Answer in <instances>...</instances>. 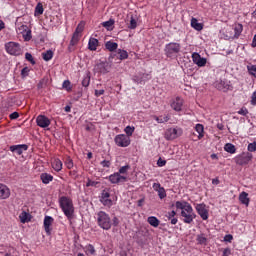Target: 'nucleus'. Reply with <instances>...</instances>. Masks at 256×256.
<instances>
[{
    "label": "nucleus",
    "mask_w": 256,
    "mask_h": 256,
    "mask_svg": "<svg viewBox=\"0 0 256 256\" xmlns=\"http://www.w3.org/2000/svg\"><path fill=\"white\" fill-rule=\"evenodd\" d=\"M196 241L198 245H207V237H205V234L197 235Z\"/></svg>",
    "instance_id": "35"
},
{
    "label": "nucleus",
    "mask_w": 256,
    "mask_h": 256,
    "mask_svg": "<svg viewBox=\"0 0 256 256\" xmlns=\"http://www.w3.org/2000/svg\"><path fill=\"white\" fill-rule=\"evenodd\" d=\"M198 215H200L201 219H203V221H207V219H209V210L207 209V205L205 204H196L195 207Z\"/></svg>",
    "instance_id": "10"
},
{
    "label": "nucleus",
    "mask_w": 256,
    "mask_h": 256,
    "mask_svg": "<svg viewBox=\"0 0 256 256\" xmlns=\"http://www.w3.org/2000/svg\"><path fill=\"white\" fill-rule=\"evenodd\" d=\"M239 201L240 203H242V205H246V207H249V194L247 192L240 193Z\"/></svg>",
    "instance_id": "23"
},
{
    "label": "nucleus",
    "mask_w": 256,
    "mask_h": 256,
    "mask_svg": "<svg viewBox=\"0 0 256 256\" xmlns=\"http://www.w3.org/2000/svg\"><path fill=\"white\" fill-rule=\"evenodd\" d=\"M81 39V34H77L76 32L73 33L72 39L70 41L69 50L71 51V47H75L79 43Z\"/></svg>",
    "instance_id": "28"
},
{
    "label": "nucleus",
    "mask_w": 256,
    "mask_h": 256,
    "mask_svg": "<svg viewBox=\"0 0 256 256\" xmlns=\"http://www.w3.org/2000/svg\"><path fill=\"white\" fill-rule=\"evenodd\" d=\"M176 215L177 212H175V210H172L171 212H168V214H166V218L168 219V221H170L171 225H177V223L179 222L177 217H175Z\"/></svg>",
    "instance_id": "22"
},
{
    "label": "nucleus",
    "mask_w": 256,
    "mask_h": 256,
    "mask_svg": "<svg viewBox=\"0 0 256 256\" xmlns=\"http://www.w3.org/2000/svg\"><path fill=\"white\" fill-rule=\"evenodd\" d=\"M97 223L99 227L105 231H109V229H111V217L105 211H99L97 213Z\"/></svg>",
    "instance_id": "3"
},
{
    "label": "nucleus",
    "mask_w": 256,
    "mask_h": 256,
    "mask_svg": "<svg viewBox=\"0 0 256 256\" xmlns=\"http://www.w3.org/2000/svg\"><path fill=\"white\" fill-rule=\"evenodd\" d=\"M224 241H225L226 243H231V241H233V235H231V234L225 235V236H224Z\"/></svg>",
    "instance_id": "54"
},
{
    "label": "nucleus",
    "mask_w": 256,
    "mask_h": 256,
    "mask_svg": "<svg viewBox=\"0 0 256 256\" xmlns=\"http://www.w3.org/2000/svg\"><path fill=\"white\" fill-rule=\"evenodd\" d=\"M109 181L113 185H117L118 183H125L127 181V176L121 175L118 172H115L114 174H111L109 176Z\"/></svg>",
    "instance_id": "12"
},
{
    "label": "nucleus",
    "mask_w": 256,
    "mask_h": 256,
    "mask_svg": "<svg viewBox=\"0 0 256 256\" xmlns=\"http://www.w3.org/2000/svg\"><path fill=\"white\" fill-rule=\"evenodd\" d=\"M45 10L43 9V4H41V2H39L36 7H35V13L34 15L37 17L39 15H43V12Z\"/></svg>",
    "instance_id": "39"
},
{
    "label": "nucleus",
    "mask_w": 256,
    "mask_h": 256,
    "mask_svg": "<svg viewBox=\"0 0 256 256\" xmlns=\"http://www.w3.org/2000/svg\"><path fill=\"white\" fill-rule=\"evenodd\" d=\"M158 167H165L167 165V161L163 160L162 158H159L157 161Z\"/></svg>",
    "instance_id": "51"
},
{
    "label": "nucleus",
    "mask_w": 256,
    "mask_h": 256,
    "mask_svg": "<svg viewBox=\"0 0 256 256\" xmlns=\"http://www.w3.org/2000/svg\"><path fill=\"white\" fill-rule=\"evenodd\" d=\"M19 219H20L21 223H29V221H31V214H29L27 212H22L19 215Z\"/></svg>",
    "instance_id": "32"
},
{
    "label": "nucleus",
    "mask_w": 256,
    "mask_h": 256,
    "mask_svg": "<svg viewBox=\"0 0 256 256\" xmlns=\"http://www.w3.org/2000/svg\"><path fill=\"white\" fill-rule=\"evenodd\" d=\"M42 59H44V61H51L53 59L52 50H47L46 52H43Z\"/></svg>",
    "instance_id": "36"
},
{
    "label": "nucleus",
    "mask_w": 256,
    "mask_h": 256,
    "mask_svg": "<svg viewBox=\"0 0 256 256\" xmlns=\"http://www.w3.org/2000/svg\"><path fill=\"white\" fill-rule=\"evenodd\" d=\"M152 119H154L157 123H167L169 119H171V117L169 115H165V116L153 115Z\"/></svg>",
    "instance_id": "29"
},
{
    "label": "nucleus",
    "mask_w": 256,
    "mask_h": 256,
    "mask_svg": "<svg viewBox=\"0 0 256 256\" xmlns=\"http://www.w3.org/2000/svg\"><path fill=\"white\" fill-rule=\"evenodd\" d=\"M251 159H253V154L247 152L236 157V163L237 165H247Z\"/></svg>",
    "instance_id": "13"
},
{
    "label": "nucleus",
    "mask_w": 256,
    "mask_h": 256,
    "mask_svg": "<svg viewBox=\"0 0 256 256\" xmlns=\"http://www.w3.org/2000/svg\"><path fill=\"white\" fill-rule=\"evenodd\" d=\"M224 151H226L227 153H235L237 151V149L235 148V145L231 144V143H227L224 146Z\"/></svg>",
    "instance_id": "37"
},
{
    "label": "nucleus",
    "mask_w": 256,
    "mask_h": 256,
    "mask_svg": "<svg viewBox=\"0 0 256 256\" xmlns=\"http://www.w3.org/2000/svg\"><path fill=\"white\" fill-rule=\"evenodd\" d=\"M250 103L251 105L256 106V91L252 93Z\"/></svg>",
    "instance_id": "53"
},
{
    "label": "nucleus",
    "mask_w": 256,
    "mask_h": 256,
    "mask_svg": "<svg viewBox=\"0 0 256 256\" xmlns=\"http://www.w3.org/2000/svg\"><path fill=\"white\" fill-rule=\"evenodd\" d=\"M164 52L166 57L173 59V57H177V55L181 53V44L177 42H170L165 45Z\"/></svg>",
    "instance_id": "4"
},
{
    "label": "nucleus",
    "mask_w": 256,
    "mask_h": 256,
    "mask_svg": "<svg viewBox=\"0 0 256 256\" xmlns=\"http://www.w3.org/2000/svg\"><path fill=\"white\" fill-rule=\"evenodd\" d=\"M85 250L88 255H95V247L93 245L91 244L87 245L85 247Z\"/></svg>",
    "instance_id": "44"
},
{
    "label": "nucleus",
    "mask_w": 256,
    "mask_h": 256,
    "mask_svg": "<svg viewBox=\"0 0 256 256\" xmlns=\"http://www.w3.org/2000/svg\"><path fill=\"white\" fill-rule=\"evenodd\" d=\"M162 187H161V184L160 183H154L153 185H152V189H154V191H158L159 189H161Z\"/></svg>",
    "instance_id": "59"
},
{
    "label": "nucleus",
    "mask_w": 256,
    "mask_h": 256,
    "mask_svg": "<svg viewBox=\"0 0 256 256\" xmlns=\"http://www.w3.org/2000/svg\"><path fill=\"white\" fill-rule=\"evenodd\" d=\"M9 149L12 153H16V155H23V151H27L29 146L27 144H18L10 146Z\"/></svg>",
    "instance_id": "17"
},
{
    "label": "nucleus",
    "mask_w": 256,
    "mask_h": 256,
    "mask_svg": "<svg viewBox=\"0 0 256 256\" xmlns=\"http://www.w3.org/2000/svg\"><path fill=\"white\" fill-rule=\"evenodd\" d=\"M247 71L249 75H251V77H254L256 79V65H247Z\"/></svg>",
    "instance_id": "38"
},
{
    "label": "nucleus",
    "mask_w": 256,
    "mask_h": 256,
    "mask_svg": "<svg viewBox=\"0 0 256 256\" xmlns=\"http://www.w3.org/2000/svg\"><path fill=\"white\" fill-rule=\"evenodd\" d=\"M52 168L54 169V171H61V169H63V162H61L59 158L54 159V161L52 162Z\"/></svg>",
    "instance_id": "30"
},
{
    "label": "nucleus",
    "mask_w": 256,
    "mask_h": 256,
    "mask_svg": "<svg viewBox=\"0 0 256 256\" xmlns=\"http://www.w3.org/2000/svg\"><path fill=\"white\" fill-rule=\"evenodd\" d=\"M247 150L250 153H255V151H256V140L254 142L248 144Z\"/></svg>",
    "instance_id": "45"
},
{
    "label": "nucleus",
    "mask_w": 256,
    "mask_h": 256,
    "mask_svg": "<svg viewBox=\"0 0 256 256\" xmlns=\"http://www.w3.org/2000/svg\"><path fill=\"white\" fill-rule=\"evenodd\" d=\"M51 225H53V217L45 216L44 218V229L47 235H51Z\"/></svg>",
    "instance_id": "20"
},
{
    "label": "nucleus",
    "mask_w": 256,
    "mask_h": 256,
    "mask_svg": "<svg viewBox=\"0 0 256 256\" xmlns=\"http://www.w3.org/2000/svg\"><path fill=\"white\" fill-rule=\"evenodd\" d=\"M129 169H131V166L125 165V166H122L117 173H119V175H123L125 177V175H127V172L129 171Z\"/></svg>",
    "instance_id": "42"
},
{
    "label": "nucleus",
    "mask_w": 256,
    "mask_h": 256,
    "mask_svg": "<svg viewBox=\"0 0 256 256\" xmlns=\"http://www.w3.org/2000/svg\"><path fill=\"white\" fill-rule=\"evenodd\" d=\"M132 81H133L134 83H137L138 85H139L140 83H143V79H141V77H139V76H133Z\"/></svg>",
    "instance_id": "55"
},
{
    "label": "nucleus",
    "mask_w": 256,
    "mask_h": 256,
    "mask_svg": "<svg viewBox=\"0 0 256 256\" xmlns=\"http://www.w3.org/2000/svg\"><path fill=\"white\" fill-rule=\"evenodd\" d=\"M158 196L160 199H165V197H167V192L165 191V188H161L157 191Z\"/></svg>",
    "instance_id": "46"
},
{
    "label": "nucleus",
    "mask_w": 256,
    "mask_h": 256,
    "mask_svg": "<svg viewBox=\"0 0 256 256\" xmlns=\"http://www.w3.org/2000/svg\"><path fill=\"white\" fill-rule=\"evenodd\" d=\"M85 29V23L81 21L78 26L76 27V30L74 33H77L78 35H81Z\"/></svg>",
    "instance_id": "40"
},
{
    "label": "nucleus",
    "mask_w": 256,
    "mask_h": 256,
    "mask_svg": "<svg viewBox=\"0 0 256 256\" xmlns=\"http://www.w3.org/2000/svg\"><path fill=\"white\" fill-rule=\"evenodd\" d=\"M195 131L198 133V139H203L205 137V127L203 124H196Z\"/></svg>",
    "instance_id": "26"
},
{
    "label": "nucleus",
    "mask_w": 256,
    "mask_h": 256,
    "mask_svg": "<svg viewBox=\"0 0 256 256\" xmlns=\"http://www.w3.org/2000/svg\"><path fill=\"white\" fill-rule=\"evenodd\" d=\"M110 69H111V66H109V63L107 62H101L96 65V71H98L99 73H102L103 75L109 73Z\"/></svg>",
    "instance_id": "19"
},
{
    "label": "nucleus",
    "mask_w": 256,
    "mask_h": 256,
    "mask_svg": "<svg viewBox=\"0 0 256 256\" xmlns=\"http://www.w3.org/2000/svg\"><path fill=\"white\" fill-rule=\"evenodd\" d=\"M59 205L67 219H73V215L75 214L73 200L67 196H61L59 198Z\"/></svg>",
    "instance_id": "2"
},
{
    "label": "nucleus",
    "mask_w": 256,
    "mask_h": 256,
    "mask_svg": "<svg viewBox=\"0 0 256 256\" xmlns=\"http://www.w3.org/2000/svg\"><path fill=\"white\" fill-rule=\"evenodd\" d=\"M242 33H243V24H235L234 34H231V32L226 31L224 38L226 39V41H231L233 39H239V37H241Z\"/></svg>",
    "instance_id": "8"
},
{
    "label": "nucleus",
    "mask_w": 256,
    "mask_h": 256,
    "mask_svg": "<svg viewBox=\"0 0 256 256\" xmlns=\"http://www.w3.org/2000/svg\"><path fill=\"white\" fill-rule=\"evenodd\" d=\"M25 59L31 63V65H35V59H33V55L31 53L27 52L25 54Z\"/></svg>",
    "instance_id": "47"
},
{
    "label": "nucleus",
    "mask_w": 256,
    "mask_h": 256,
    "mask_svg": "<svg viewBox=\"0 0 256 256\" xmlns=\"http://www.w3.org/2000/svg\"><path fill=\"white\" fill-rule=\"evenodd\" d=\"M101 167H104L106 169H109L111 167V161L109 160H103L100 162Z\"/></svg>",
    "instance_id": "49"
},
{
    "label": "nucleus",
    "mask_w": 256,
    "mask_h": 256,
    "mask_svg": "<svg viewBox=\"0 0 256 256\" xmlns=\"http://www.w3.org/2000/svg\"><path fill=\"white\" fill-rule=\"evenodd\" d=\"M124 132L126 133V137L130 138L133 135V133H135V127L127 126L124 129Z\"/></svg>",
    "instance_id": "43"
},
{
    "label": "nucleus",
    "mask_w": 256,
    "mask_h": 256,
    "mask_svg": "<svg viewBox=\"0 0 256 256\" xmlns=\"http://www.w3.org/2000/svg\"><path fill=\"white\" fill-rule=\"evenodd\" d=\"M229 255H231V249L230 248H225L223 250L222 256H229Z\"/></svg>",
    "instance_id": "60"
},
{
    "label": "nucleus",
    "mask_w": 256,
    "mask_h": 256,
    "mask_svg": "<svg viewBox=\"0 0 256 256\" xmlns=\"http://www.w3.org/2000/svg\"><path fill=\"white\" fill-rule=\"evenodd\" d=\"M117 47H119V44H117V42L107 41L105 43V48L111 53H113V51H117Z\"/></svg>",
    "instance_id": "27"
},
{
    "label": "nucleus",
    "mask_w": 256,
    "mask_h": 256,
    "mask_svg": "<svg viewBox=\"0 0 256 256\" xmlns=\"http://www.w3.org/2000/svg\"><path fill=\"white\" fill-rule=\"evenodd\" d=\"M176 209H179L180 215L182 217L183 223H186L187 225H191V222L197 217L195 215V212L193 211V206L189 204V202L186 201H177L175 203Z\"/></svg>",
    "instance_id": "1"
},
{
    "label": "nucleus",
    "mask_w": 256,
    "mask_h": 256,
    "mask_svg": "<svg viewBox=\"0 0 256 256\" xmlns=\"http://www.w3.org/2000/svg\"><path fill=\"white\" fill-rule=\"evenodd\" d=\"M36 123L38 127H41L42 129H47V127L51 125V120L45 115H38L36 118Z\"/></svg>",
    "instance_id": "14"
},
{
    "label": "nucleus",
    "mask_w": 256,
    "mask_h": 256,
    "mask_svg": "<svg viewBox=\"0 0 256 256\" xmlns=\"http://www.w3.org/2000/svg\"><path fill=\"white\" fill-rule=\"evenodd\" d=\"M16 32L18 35H22L24 41H31L33 39L31 29L25 24H16Z\"/></svg>",
    "instance_id": "5"
},
{
    "label": "nucleus",
    "mask_w": 256,
    "mask_h": 256,
    "mask_svg": "<svg viewBox=\"0 0 256 256\" xmlns=\"http://www.w3.org/2000/svg\"><path fill=\"white\" fill-rule=\"evenodd\" d=\"M117 147H129L131 145V138L125 134H118L114 138Z\"/></svg>",
    "instance_id": "9"
},
{
    "label": "nucleus",
    "mask_w": 256,
    "mask_h": 256,
    "mask_svg": "<svg viewBox=\"0 0 256 256\" xmlns=\"http://www.w3.org/2000/svg\"><path fill=\"white\" fill-rule=\"evenodd\" d=\"M83 87H89V78H84L82 81Z\"/></svg>",
    "instance_id": "64"
},
{
    "label": "nucleus",
    "mask_w": 256,
    "mask_h": 256,
    "mask_svg": "<svg viewBox=\"0 0 256 256\" xmlns=\"http://www.w3.org/2000/svg\"><path fill=\"white\" fill-rule=\"evenodd\" d=\"M170 107L174 111H181L183 109V98L177 96L176 98L172 99L170 102Z\"/></svg>",
    "instance_id": "16"
},
{
    "label": "nucleus",
    "mask_w": 256,
    "mask_h": 256,
    "mask_svg": "<svg viewBox=\"0 0 256 256\" xmlns=\"http://www.w3.org/2000/svg\"><path fill=\"white\" fill-rule=\"evenodd\" d=\"M103 27H105V29H107L108 31H110L111 27H113V25H115V20L110 19L106 22L102 23Z\"/></svg>",
    "instance_id": "41"
},
{
    "label": "nucleus",
    "mask_w": 256,
    "mask_h": 256,
    "mask_svg": "<svg viewBox=\"0 0 256 256\" xmlns=\"http://www.w3.org/2000/svg\"><path fill=\"white\" fill-rule=\"evenodd\" d=\"M99 46V40L96 38H90L88 42V49L90 51H97V47Z\"/></svg>",
    "instance_id": "24"
},
{
    "label": "nucleus",
    "mask_w": 256,
    "mask_h": 256,
    "mask_svg": "<svg viewBox=\"0 0 256 256\" xmlns=\"http://www.w3.org/2000/svg\"><path fill=\"white\" fill-rule=\"evenodd\" d=\"M112 225H113L114 227H117V226L119 225V218L114 217V218L112 219Z\"/></svg>",
    "instance_id": "62"
},
{
    "label": "nucleus",
    "mask_w": 256,
    "mask_h": 256,
    "mask_svg": "<svg viewBox=\"0 0 256 256\" xmlns=\"http://www.w3.org/2000/svg\"><path fill=\"white\" fill-rule=\"evenodd\" d=\"M183 135V129L180 127L169 128L165 131L164 137L166 141H173Z\"/></svg>",
    "instance_id": "6"
},
{
    "label": "nucleus",
    "mask_w": 256,
    "mask_h": 256,
    "mask_svg": "<svg viewBox=\"0 0 256 256\" xmlns=\"http://www.w3.org/2000/svg\"><path fill=\"white\" fill-rule=\"evenodd\" d=\"M109 191L103 190L100 201L104 207H113V200H111Z\"/></svg>",
    "instance_id": "11"
},
{
    "label": "nucleus",
    "mask_w": 256,
    "mask_h": 256,
    "mask_svg": "<svg viewBox=\"0 0 256 256\" xmlns=\"http://www.w3.org/2000/svg\"><path fill=\"white\" fill-rule=\"evenodd\" d=\"M192 61L198 67H205L207 65V58L201 57L197 52L192 54Z\"/></svg>",
    "instance_id": "15"
},
{
    "label": "nucleus",
    "mask_w": 256,
    "mask_h": 256,
    "mask_svg": "<svg viewBox=\"0 0 256 256\" xmlns=\"http://www.w3.org/2000/svg\"><path fill=\"white\" fill-rule=\"evenodd\" d=\"M127 25H128V29H131V30L137 29L139 25V17H137V15H131L130 21Z\"/></svg>",
    "instance_id": "21"
},
{
    "label": "nucleus",
    "mask_w": 256,
    "mask_h": 256,
    "mask_svg": "<svg viewBox=\"0 0 256 256\" xmlns=\"http://www.w3.org/2000/svg\"><path fill=\"white\" fill-rule=\"evenodd\" d=\"M147 221H148L149 225H151V227H159L160 221L158 220L157 217L149 216Z\"/></svg>",
    "instance_id": "34"
},
{
    "label": "nucleus",
    "mask_w": 256,
    "mask_h": 256,
    "mask_svg": "<svg viewBox=\"0 0 256 256\" xmlns=\"http://www.w3.org/2000/svg\"><path fill=\"white\" fill-rule=\"evenodd\" d=\"M40 179H41L42 183H44V185H49V183H51V181H53V175L48 174V173H42L40 175Z\"/></svg>",
    "instance_id": "25"
},
{
    "label": "nucleus",
    "mask_w": 256,
    "mask_h": 256,
    "mask_svg": "<svg viewBox=\"0 0 256 256\" xmlns=\"http://www.w3.org/2000/svg\"><path fill=\"white\" fill-rule=\"evenodd\" d=\"M6 52L9 55L19 56L22 53L21 45L17 42H8L5 44Z\"/></svg>",
    "instance_id": "7"
},
{
    "label": "nucleus",
    "mask_w": 256,
    "mask_h": 256,
    "mask_svg": "<svg viewBox=\"0 0 256 256\" xmlns=\"http://www.w3.org/2000/svg\"><path fill=\"white\" fill-rule=\"evenodd\" d=\"M191 27H193V29L196 31H203V24L199 23L196 18L191 19Z\"/></svg>",
    "instance_id": "31"
},
{
    "label": "nucleus",
    "mask_w": 256,
    "mask_h": 256,
    "mask_svg": "<svg viewBox=\"0 0 256 256\" xmlns=\"http://www.w3.org/2000/svg\"><path fill=\"white\" fill-rule=\"evenodd\" d=\"M11 197V190L7 185L0 183V199H9Z\"/></svg>",
    "instance_id": "18"
},
{
    "label": "nucleus",
    "mask_w": 256,
    "mask_h": 256,
    "mask_svg": "<svg viewBox=\"0 0 256 256\" xmlns=\"http://www.w3.org/2000/svg\"><path fill=\"white\" fill-rule=\"evenodd\" d=\"M95 185H97V182L88 179L87 183H86V187H95Z\"/></svg>",
    "instance_id": "56"
},
{
    "label": "nucleus",
    "mask_w": 256,
    "mask_h": 256,
    "mask_svg": "<svg viewBox=\"0 0 256 256\" xmlns=\"http://www.w3.org/2000/svg\"><path fill=\"white\" fill-rule=\"evenodd\" d=\"M66 167H67V169H73V160L68 159L66 161Z\"/></svg>",
    "instance_id": "57"
},
{
    "label": "nucleus",
    "mask_w": 256,
    "mask_h": 256,
    "mask_svg": "<svg viewBox=\"0 0 256 256\" xmlns=\"http://www.w3.org/2000/svg\"><path fill=\"white\" fill-rule=\"evenodd\" d=\"M238 115H243V117H246V115H249V110H247V108L243 107L238 111Z\"/></svg>",
    "instance_id": "50"
},
{
    "label": "nucleus",
    "mask_w": 256,
    "mask_h": 256,
    "mask_svg": "<svg viewBox=\"0 0 256 256\" xmlns=\"http://www.w3.org/2000/svg\"><path fill=\"white\" fill-rule=\"evenodd\" d=\"M85 130L86 131H93V124L92 123H87L85 125Z\"/></svg>",
    "instance_id": "61"
},
{
    "label": "nucleus",
    "mask_w": 256,
    "mask_h": 256,
    "mask_svg": "<svg viewBox=\"0 0 256 256\" xmlns=\"http://www.w3.org/2000/svg\"><path fill=\"white\" fill-rule=\"evenodd\" d=\"M10 119H19V113L18 112H13L10 114Z\"/></svg>",
    "instance_id": "63"
},
{
    "label": "nucleus",
    "mask_w": 256,
    "mask_h": 256,
    "mask_svg": "<svg viewBox=\"0 0 256 256\" xmlns=\"http://www.w3.org/2000/svg\"><path fill=\"white\" fill-rule=\"evenodd\" d=\"M117 53L118 59H120V61H124V59H129V53L127 52V50L118 49Z\"/></svg>",
    "instance_id": "33"
},
{
    "label": "nucleus",
    "mask_w": 256,
    "mask_h": 256,
    "mask_svg": "<svg viewBox=\"0 0 256 256\" xmlns=\"http://www.w3.org/2000/svg\"><path fill=\"white\" fill-rule=\"evenodd\" d=\"M62 87L67 91H71V82L69 80H65L62 84Z\"/></svg>",
    "instance_id": "48"
},
{
    "label": "nucleus",
    "mask_w": 256,
    "mask_h": 256,
    "mask_svg": "<svg viewBox=\"0 0 256 256\" xmlns=\"http://www.w3.org/2000/svg\"><path fill=\"white\" fill-rule=\"evenodd\" d=\"M105 94V90L101 89V90H95V96L96 97H101V95Z\"/></svg>",
    "instance_id": "58"
},
{
    "label": "nucleus",
    "mask_w": 256,
    "mask_h": 256,
    "mask_svg": "<svg viewBox=\"0 0 256 256\" xmlns=\"http://www.w3.org/2000/svg\"><path fill=\"white\" fill-rule=\"evenodd\" d=\"M21 75H22V77H28L29 76V68L28 67H24L21 70Z\"/></svg>",
    "instance_id": "52"
}]
</instances>
